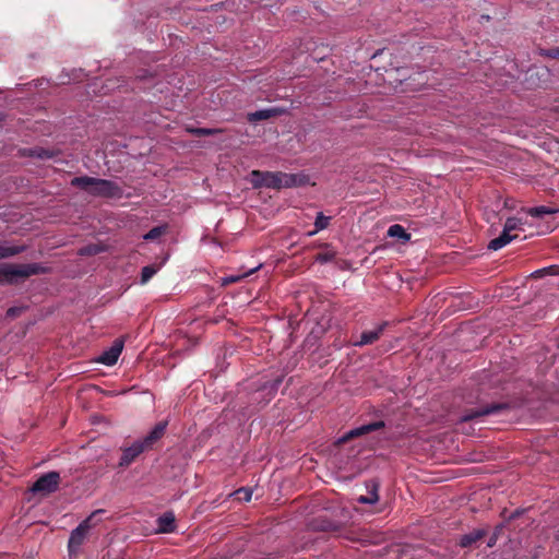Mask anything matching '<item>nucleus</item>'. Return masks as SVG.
I'll use <instances>...</instances> for the list:
<instances>
[{
    "label": "nucleus",
    "instance_id": "1",
    "mask_svg": "<svg viewBox=\"0 0 559 559\" xmlns=\"http://www.w3.org/2000/svg\"><path fill=\"white\" fill-rule=\"evenodd\" d=\"M251 182L254 188H271V189H282V188H293L298 186H304L308 183L309 179L305 175H296V174H285L281 171L271 173V171H260L252 170L250 174Z\"/></svg>",
    "mask_w": 559,
    "mask_h": 559
},
{
    "label": "nucleus",
    "instance_id": "2",
    "mask_svg": "<svg viewBox=\"0 0 559 559\" xmlns=\"http://www.w3.org/2000/svg\"><path fill=\"white\" fill-rule=\"evenodd\" d=\"M71 185L79 187L95 197L120 198L122 195L120 187L115 182L106 179L93 178L88 176L74 177L71 180Z\"/></svg>",
    "mask_w": 559,
    "mask_h": 559
},
{
    "label": "nucleus",
    "instance_id": "3",
    "mask_svg": "<svg viewBox=\"0 0 559 559\" xmlns=\"http://www.w3.org/2000/svg\"><path fill=\"white\" fill-rule=\"evenodd\" d=\"M45 272H47V269L38 263L0 265V284H17L31 275L40 274Z\"/></svg>",
    "mask_w": 559,
    "mask_h": 559
},
{
    "label": "nucleus",
    "instance_id": "4",
    "mask_svg": "<svg viewBox=\"0 0 559 559\" xmlns=\"http://www.w3.org/2000/svg\"><path fill=\"white\" fill-rule=\"evenodd\" d=\"M100 512H103V511L97 510V511L93 512L87 519L82 521L79 524V526L71 532L69 543H68V548H69L70 554L76 552L80 549V547L84 543V540L92 527V524H91L92 518Z\"/></svg>",
    "mask_w": 559,
    "mask_h": 559
},
{
    "label": "nucleus",
    "instance_id": "5",
    "mask_svg": "<svg viewBox=\"0 0 559 559\" xmlns=\"http://www.w3.org/2000/svg\"><path fill=\"white\" fill-rule=\"evenodd\" d=\"M60 484V475L58 472H48L41 475L31 487L33 493L47 496L55 492Z\"/></svg>",
    "mask_w": 559,
    "mask_h": 559
},
{
    "label": "nucleus",
    "instance_id": "6",
    "mask_svg": "<svg viewBox=\"0 0 559 559\" xmlns=\"http://www.w3.org/2000/svg\"><path fill=\"white\" fill-rule=\"evenodd\" d=\"M123 349V341L116 340L114 344L106 350H104L95 361L105 366H114L121 355Z\"/></svg>",
    "mask_w": 559,
    "mask_h": 559
},
{
    "label": "nucleus",
    "instance_id": "7",
    "mask_svg": "<svg viewBox=\"0 0 559 559\" xmlns=\"http://www.w3.org/2000/svg\"><path fill=\"white\" fill-rule=\"evenodd\" d=\"M383 427H384V421H382V420L373 421V423H370V424H367V425H362V426L356 427V428L350 429L349 431H347L345 435H343L338 439V442L340 443H344V442H346V441H348L350 439H354V438L367 435L369 432L382 429Z\"/></svg>",
    "mask_w": 559,
    "mask_h": 559
},
{
    "label": "nucleus",
    "instance_id": "8",
    "mask_svg": "<svg viewBox=\"0 0 559 559\" xmlns=\"http://www.w3.org/2000/svg\"><path fill=\"white\" fill-rule=\"evenodd\" d=\"M147 448L142 440H138L133 442L130 447L122 450V455L119 461L120 466L130 465L141 453H143Z\"/></svg>",
    "mask_w": 559,
    "mask_h": 559
},
{
    "label": "nucleus",
    "instance_id": "9",
    "mask_svg": "<svg viewBox=\"0 0 559 559\" xmlns=\"http://www.w3.org/2000/svg\"><path fill=\"white\" fill-rule=\"evenodd\" d=\"M287 112H288V110L286 108L273 107V108L257 110L254 112H249L247 116V119L249 122H257L260 120H266L272 117L282 116Z\"/></svg>",
    "mask_w": 559,
    "mask_h": 559
},
{
    "label": "nucleus",
    "instance_id": "10",
    "mask_svg": "<svg viewBox=\"0 0 559 559\" xmlns=\"http://www.w3.org/2000/svg\"><path fill=\"white\" fill-rule=\"evenodd\" d=\"M518 237V234H513L512 231L508 230L506 226H503L502 233L498 237L490 240V242L488 243V249L493 251L502 249Z\"/></svg>",
    "mask_w": 559,
    "mask_h": 559
},
{
    "label": "nucleus",
    "instance_id": "11",
    "mask_svg": "<svg viewBox=\"0 0 559 559\" xmlns=\"http://www.w3.org/2000/svg\"><path fill=\"white\" fill-rule=\"evenodd\" d=\"M167 428V421H160L155 425V427L150 431V433L142 439V442L145 443V447L151 448L157 440H159Z\"/></svg>",
    "mask_w": 559,
    "mask_h": 559
},
{
    "label": "nucleus",
    "instance_id": "12",
    "mask_svg": "<svg viewBox=\"0 0 559 559\" xmlns=\"http://www.w3.org/2000/svg\"><path fill=\"white\" fill-rule=\"evenodd\" d=\"M486 534H487V531L484 528L474 530V531L469 532L468 534L461 536L459 545L462 548L469 547L473 544H475L476 542L480 540L483 537H485Z\"/></svg>",
    "mask_w": 559,
    "mask_h": 559
},
{
    "label": "nucleus",
    "instance_id": "13",
    "mask_svg": "<svg viewBox=\"0 0 559 559\" xmlns=\"http://www.w3.org/2000/svg\"><path fill=\"white\" fill-rule=\"evenodd\" d=\"M157 532L173 533L176 530L175 515L171 512L164 513L157 520Z\"/></svg>",
    "mask_w": 559,
    "mask_h": 559
},
{
    "label": "nucleus",
    "instance_id": "14",
    "mask_svg": "<svg viewBox=\"0 0 559 559\" xmlns=\"http://www.w3.org/2000/svg\"><path fill=\"white\" fill-rule=\"evenodd\" d=\"M388 236L391 238H397L402 243H405L411 239V234L407 233L400 224L391 225L388 229Z\"/></svg>",
    "mask_w": 559,
    "mask_h": 559
},
{
    "label": "nucleus",
    "instance_id": "15",
    "mask_svg": "<svg viewBox=\"0 0 559 559\" xmlns=\"http://www.w3.org/2000/svg\"><path fill=\"white\" fill-rule=\"evenodd\" d=\"M383 329H384V324H381L373 331L362 332L360 335V341L357 342L356 345L361 346V345L372 344L380 337Z\"/></svg>",
    "mask_w": 559,
    "mask_h": 559
},
{
    "label": "nucleus",
    "instance_id": "16",
    "mask_svg": "<svg viewBox=\"0 0 559 559\" xmlns=\"http://www.w3.org/2000/svg\"><path fill=\"white\" fill-rule=\"evenodd\" d=\"M24 251V247L8 246L5 242H0V259L9 258Z\"/></svg>",
    "mask_w": 559,
    "mask_h": 559
},
{
    "label": "nucleus",
    "instance_id": "17",
    "mask_svg": "<svg viewBox=\"0 0 559 559\" xmlns=\"http://www.w3.org/2000/svg\"><path fill=\"white\" fill-rule=\"evenodd\" d=\"M524 225L525 223L519 217H509L504 223V226L508 228V230L512 231L513 234H518V231H524Z\"/></svg>",
    "mask_w": 559,
    "mask_h": 559
},
{
    "label": "nucleus",
    "instance_id": "18",
    "mask_svg": "<svg viewBox=\"0 0 559 559\" xmlns=\"http://www.w3.org/2000/svg\"><path fill=\"white\" fill-rule=\"evenodd\" d=\"M262 266V264H259L252 269H250L249 271L247 272H243L241 274H238V275H229V276H226V277H223V284H233V283H237L239 281H241L242 278L249 276L250 274L257 272L258 270H260Z\"/></svg>",
    "mask_w": 559,
    "mask_h": 559
},
{
    "label": "nucleus",
    "instance_id": "19",
    "mask_svg": "<svg viewBox=\"0 0 559 559\" xmlns=\"http://www.w3.org/2000/svg\"><path fill=\"white\" fill-rule=\"evenodd\" d=\"M330 223V217L325 216L322 212H319L314 222V230L310 231L309 235L312 236L320 230H323L328 227Z\"/></svg>",
    "mask_w": 559,
    "mask_h": 559
},
{
    "label": "nucleus",
    "instance_id": "20",
    "mask_svg": "<svg viewBox=\"0 0 559 559\" xmlns=\"http://www.w3.org/2000/svg\"><path fill=\"white\" fill-rule=\"evenodd\" d=\"M557 210L547 206H536L527 210V213L533 217H542L543 215L554 214Z\"/></svg>",
    "mask_w": 559,
    "mask_h": 559
},
{
    "label": "nucleus",
    "instance_id": "21",
    "mask_svg": "<svg viewBox=\"0 0 559 559\" xmlns=\"http://www.w3.org/2000/svg\"><path fill=\"white\" fill-rule=\"evenodd\" d=\"M546 275H559V265H550L532 273V276L534 277H543Z\"/></svg>",
    "mask_w": 559,
    "mask_h": 559
},
{
    "label": "nucleus",
    "instance_id": "22",
    "mask_svg": "<svg viewBox=\"0 0 559 559\" xmlns=\"http://www.w3.org/2000/svg\"><path fill=\"white\" fill-rule=\"evenodd\" d=\"M187 131L197 136L213 135V134L221 132L219 129H210V128H187Z\"/></svg>",
    "mask_w": 559,
    "mask_h": 559
},
{
    "label": "nucleus",
    "instance_id": "23",
    "mask_svg": "<svg viewBox=\"0 0 559 559\" xmlns=\"http://www.w3.org/2000/svg\"><path fill=\"white\" fill-rule=\"evenodd\" d=\"M233 496H235L239 501L249 502L252 498V490L250 488L242 487L235 490Z\"/></svg>",
    "mask_w": 559,
    "mask_h": 559
},
{
    "label": "nucleus",
    "instance_id": "24",
    "mask_svg": "<svg viewBox=\"0 0 559 559\" xmlns=\"http://www.w3.org/2000/svg\"><path fill=\"white\" fill-rule=\"evenodd\" d=\"M167 229V225L156 226L143 236L144 240H154L162 236Z\"/></svg>",
    "mask_w": 559,
    "mask_h": 559
},
{
    "label": "nucleus",
    "instance_id": "25",
    "mask_svg": "<svg viewBox=\"0 0 559 559\" xmlns=\"http://www.w3.org/2000/svg\"><path fill=\"white\" fill-rule=\"evenodd\" d=\"M491 412H492V409H489V408H486V409H483V411H478V412H471V413H467V414L463 415L461 417V421L473 420V419H475L477 417L487 415V414H489Z\"/></svg>",
    "mask_w": 559,
    "mask_h": 559
},
{
    "label": "nucleus",
    "instance_id": "26",
    "mask_svg": "<svg viewBox=\"0 0 559 559\" xmlns=\"http://www.w3.org/2000/svg\"><path fill=\"white\" fill-rule=\"evenodd\" d=\"M155 273L156 269L154 266H144L141 272V283H146L148 280L153 277Z\"/></svg>",
    "mask_w": 559,
    "mask_h": 559
},
{
    "label": "nucleus",
    "instance_id": "27",
    "mask_svg": "<svg viewBox=\"0 0 559 559\" xmlns=\"http://www.w3.org/2000/svg\"><path fill=\"white\" fill-rule=\"evenodd\" d=\"M538 53L543 57L559 59V47L552 49H539Z\"/></svg>",
    "mask_w": 559,
    "mask_h": 559
},
{
    "label": "nucleus",
    "instance_id": "28",
    "mask_svg": "<svg viewBox=\"0 0 559 559\" xmlns=\"http://www.w3.org/2000/svg\"><path fill=\"white\" fill-rule=\"evenodd\" d=\"M378 499H379V497H378V493H377V488L374 487V489L370 492L369 497L361 496V497L358 498V501L360 503L372 504V503H376L378 501Z\"/></svg>",
    "mask_w": 559,
    "mask_h": 559
},
{
    "label": "nucleus",
    "instance_id": "29",
    "mask_svg": "<svg viewBox=\"0 0 559 559\" xmlns=\"http://www.w3.org/2000/svg\"><path fill=\"white\" fill-rule=\"evenodd\" d=\"M28 156L37 157V158H49L52 156V154L43 148H35V150H29Z\"/></svg>",
    "mask_w": 559,
    "mask_h": 559
},
{
    "label": "nucleus",
    "instance_id": "30",
    "mask_svg": "<svg viewBox=\"0 0 559 559\" xmlns=\"http://www.w3.org/2000/svg\"><path fill=\"white\" fill-rule=\"evenodd\" d=\"M98 252H100V248L97 246H87V247L81 248L79 251V253L81 255H92V254H96Z\"/></svg>",
    "mask_w": 559,
    "mask_h": 559
},
{
    "label": "nucleus",
    "instance_id": "31",
    "mask_svg": "<svg viewBox=\"0 0 559 559\" xmlns=\"http://www.w3.org/2000/svg\"><path fill=\"white\" fill-rule=\"evenodd\" d=\"M333 259H334V253H330V252L319 253L316 257V261L320 262V263H326V262L332 261Z\"/></svg>",
    "mask_w": 559,
    "mask_h": 559
},
{
    "label": "nucleus",
    "instance_id": "32",
    "mask_svg": "<svg viewBox=\"0 0 559 559\" xmlns=\"http://www.w3.org/2000/svg\"><path fill=\"white\" fill-rule=\"evenodd\" d=\"M21 309L19 308H10L8 311H7V314L9 317H15L19 312H20Z\"/></svg>",
    "mask_w": 559,
    "mask_h": 559
},
{
    "label": "nucleus",
    "instance_id": "33",
    "mask_svg": "<svg viewBox=\"0 0 559 559\" xmlns=\"http://www.w3.org/2000/svg\"><path fill=\"white\" fill-rule=\"evenodd\" d=\"M493 545H495V539L489 540L488 546H489V547H492Z\"/></svg>",
    "mask_w": 559,
    "mask_h": 559
}]
</instances>
